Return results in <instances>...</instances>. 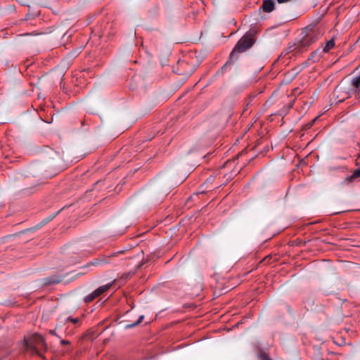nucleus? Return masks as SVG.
Wrapping results in <instances>:
<instances>
[{
  "mask_svg": "<svg viewBox=\"0 0 360 360\" xmlns=\"http://www.w3.org/2000/svg\"><path fill=\"white\" fill-rule=\"evenodd\" d=\"M46 349V344L41 335L34 333L28 339L24 337V352L27 351L33 355L44 358V354Z\"/></svg>",
  "mask_w": 360,
  "mask_h": 360,
  "instance_id": "nucleus-1",
  "label": "nucleus"
},
{
  "mask_svg": "<svg viewBox=\"0 0 360 360\" xmlns=\"http://www.w3.org/2000/svg\"><path fill=\"white\" fill-rule=\"evenodd\" d=\"M255 43V40L250 33H246L236 44L230 53V60H236L237 53H243L249 49Z\"/></svg>",
  "mask_w": 360,
  "mask_h": 360,
  "instance_id": "nucleus-2",
  "label": "nucleus"
},
{
  "mask_svg": "<svg viewBox=\"0 0 360 360\" xmlns=\"http://www.w3.org/2000/svg\"><path fill=\"white\" fill-rule=\"evenodd\" d=\"M122 252V251H120V252H112L109 255H101L98 258L94 259L92 262L88 263L87 264L84 265L82 268L87 269L91 266H102L105 264H108L110 262V258L116 257Z\"/></svg>",
  "mask_w": 360,
  "mask_h": 360,
  "instance_id": "nucleus-3",
  "label": "nucleus"
},
{
  "mask_svg": "<svg viewBox=\"0 0 360 360\" xmlns=\"http://www.w3.org/2000/svg\"><path fill=\"white\" fill-rule=\"evenodd\" d=\"M319 37V34L316 32L307 33L300 41L302 46H308L315 42Z\"/></svg>",
  "mask_w": 360,
  "mask_h": 360,
  "instance_id": "nucleus-4",
  "label": "nucleus"
},
{
  "mask_svg": "<svg viewBox=\"0 0 360 360\" xmlns=\"http://www.w3.org/2000/svg\"><path fill=\"white\" fill-rule=\"evenodd\" d=\"M351 85L355 97L360 98V75L352 79Z\"/></svg>",
  "mask_w": 360,
  "mask_h": 360,
  "instance_id": "nucleus-5",
  "label": "nucleus"
},
{
  "mask_svg": "<svg viewBox=\"0 0 360 360\" xmlns=\"http://www.w3.org/2000/svg\"><path fill=\"white\" fill-rule=\"evenodd\" d=\"M264 12L270 13L275 8V2L274 0H263L261 7Z\"/></svg>",
  "mask_w": 360,
  "mask_h": 360,
  "instance_id": "nucleus-6",
  "label": "nucleus"
},
{
  "mask_svg": "<svg viewBox=\"0 0 360 360\" xmlns=\"http://www.w3.org/2000/svg\"><path fill=\"white\" fill-rule=\"evenodd\" d=\"M342 92V88L340 86H337L336 89L334 91L333 97L336 103H340L343 101L345 98H348V94L347 92H345V95L342 96H340L339 95L340 93Z\"/></svg>",
  "mask_w": 360,
  "mask_h": 360,
  "instance_id": "nucleus-7",
  "label": "nucleus"
},
{
  "mask_svg": "<svg viewBox=\"0 0 360 360\" xmlns=\"http://www.w3.org/2000/svg\"><path fill=\"white\" fill-rule=\"evenodd\" d=\"M111 285H112L111 283H108L106 285L100 286L99 288H98L96 290H94V294H96V295H97V296H99L103 292L108 290L110 288Z\"/></svg>",
  "mask_w": 360,
  "mask_h": 360,
  "instance_id": "nucleus-8",
  "label": "nucleus"
},
{
  "mask_svg": "<svg viewBox=\"0 0 360 360\" xmlns=\"http://www.w3.org/2000/svg\"><path fill=\"white\" fill-rule=\"evenodd\" d=\"M334 46H335V41L333 39H330V40L328 41L326 43V45L322 50V52H323V53L328 52L332 48L334 47Z\"/></svg>",
  "mask_w": 360,
  "mask_h": 360,
  "instance_id": "nucleus-9",
  "label": "nucleus"
},
{
  "mask_svg": "<svg viewBox=\"0 0 360 360\" xmlns=\"http://www.w3.org/2000/svg\"><path fill=\"white\" fill-rule=\"evenodd\" d=\"M360 177V168L356 169L351 176L346 177L345 181H352L354 179Z\"/></svg>",
  "mask_w": 360,
  "mask_h": 360,
  "instance_id": "nucleus-10",
  "label": "nucleus"
},
{
  "mask_svg": "<svg viewBox=\"0 0 360 360\" xmlns=\"http://www.w3.org/2000/svg\"><path fill=\"white\" fill-rule=\"evenodd\" d=\"M143 319H144V316L143 315H141L139 317V319H138V320L136 321H135L134 323H131L127 324L125 326V328L126 329H130V328H131L133 327H135V326H138L143 320Z\"/></svg>",
  "mask_w": 360,
  "mask_h": 360,
  "instance_id": "nucleus-11",
  "label": "nucleus"
},
{
  "mask_svg": "<svg viewBox=\"0 0 360 360\" xmlns=\"http://www.w3.org/2000/svg\"><path fill=\"white\" fill-rule=\"evenodd\" d=\"M98 296L96 295V294H94V292H92L91 293L89 294L88 295H86L84 297V302H86V303L90 302L94 300Z\"/></svg>",
  "mask_w": 360,
  "mask_h": 360,
  "instance_id": "nucleus-12",
  "label": "nucleus"
},
{
  "mask_svg": "<svg viewBox=\"0 0 360 360\" xmlns=\"http://www.w3.org/2000/svg\"><path fill=\"white\" fill-rule=\"evenodd\" d=\"M36 186L37 185H34V186H32L30 187H26V188H24V195L25 194H31L32 193H34L36 190Z\"/></svg>",
  "mask_w": 360,
  "mask_h": 360,
  "instance_id": "nucleus-13",
  "label": "nucleus"
},
{
  "mask_svg": "<svg viewBox=\"0 0 360 360\" xmlns=\"http://www.w3.org/2000/svg\"><path fill=\"white\" fill-rule=\"evenodd\" d=\"M297 49H298V45H297L295 44H291L288 47V49L286 50V53H290L296 51V50Z\"/></svg>",
  "mask_w": 360,
  "mask_h": 360,
  "instance_id": "nucleus-14",
  "label": "nucleus"
},
{
  "mask_svg": "<svg viewBox=\"0 0 360 360\" xmlns=\"http://www.w3.org/2000/svg\"><path fill=\"white\" fill-rule=\"evenodd\" d=\"M319 52V50H316V51L313 52L311 55V57L309 59L313 60L314 62L318 61L319 60V58L321 57V56H317Z\"/></svg>",
  "mask_w": 360,
  "mask_h": 360,
  "instance_id": "nucleus-15",
  "label": "nucleus"
},
{
  "mask_svg": "<svg viewBox=\"0 0 360 360\" xmlns=\"http://www.w3.org/2000/svg\"><path fill=\"white\" fill-rule=\"evenodd\" d=\"M62 281V278H53V277H50L48 278V283H52V284H55V283H58L59 282H60Z\"/></svg>",
  "mask_w": 360,
  "mask_h": 360,
  "instance_id": "nucleus-16",
  "label": "nucleus"
},
{
  "mask_svg": "<svg viewBox=\"0 0 360 360\" xmlns=\"http://www.w3.org/2000/svg\"><path fill=\"white\" fill-rule=\"evenodd\" d=\"M65 321H71L72 323L76 324L77 323H79V319L78 318H72L71 316H68L65 319Z\"/></svg>",
  "mask_w": 360,
  "mask_h": 360,
  "instance_id": "nucleus-17",
  "label": "nucleus"
},
{
  "mask_svg": "<svg viewBox=\"0 0 360 360\" xmlns=\"http://www.w3.org/2000/svg\"><path fill=\"white\" fill-rule=\"evenodd\" d=\"M259 357L260 360H271L270 358L269 357L268 354L264 352L260 353L259 354Z\"/></svg>",
  "mask_w": 360,
  "mask_h": 360,
  "instance_id": "nucleus-18",
  "label": "nucleus"
},
{
  "mask_svg": "<svg viewBox=\"0 0 360 360\" xmlns=\"http://www.w3.org/2000/svg\"><path fill=\"white\" fill-rule=\"evenodd\" d=\"M235 60H230V58L229 59V60L221 67V71H225L227 68V67L234 61Z\"/></svg>",
  "mask_w": 360,
  "mask_h": 360,
  "instance_id": "nucleus-19",
  "label": "nucleus"
},
{
  "mask_svg": "<svg viewBox=\"0 0 360 360\" xmlns=\"http://www.w3.org/2000/svg\"><path fill=\"white\" fill-rule=\"evenodd\" d=\"M69 343L70 342L68 340H60V344L63 345H68Z\"/></svg>",
  "mask_w": 360,
  "mask_h": 360,
  "instance_id": "nucleus-20",
  "label": "nucleus"
},
{
  "mask_svg": "<svg viewBox=\"0 0 360 360\" xmlns=\"http://www.w3.org/2000/svg\"><path fill=\"white\" fill-rule=\"evenodd\" d=\"M278 4H284L290 1L291 0H276Z\"/></svg>",
  "mask_w": 360,
  "mask_h": 360,
  "instance_id": "nucleus-21",
  "label": "nucleus"
},
{
  "mask_svg": "<svg viewBox=\"0 0 360 360\" xmlns=\"http://www.w3.org/2000/svg\"><path fill=\"white\" fill-rule=\"evenodd\" d=\"M32 230V229H27L26 230H24V231H23L24 235H25L27 233L30 232Z\"/></svg>",
  "mask_w": 360,
  "mask_h": 360,
  "instance_id": "nucleus-22",
  "label": "nucleus"
},
{
  "mask_svg": "<svg viewBox=\"0 0 360 360\" xmlns=\"http://www.w3.org/2000/svg\"><path fill=\"white\" fill-rule=\"evenodd\" d=\"M49 333H50V334H51V335H53L58 336L55 330H51L49 331Z\"/></svg>",
  "mask_w": 360,
  "mask_h": 360,
  "instance_id": "nucleus-23",
  "label": "nucleus"
},
{
  "mask_svg": "<svg viewBox=\"0 0 360 360\" xmlns=\"http://www.w3.org/2000/svg\"><path fill=\"white\" fill-rule=\"evenodd\" d=\"M23 65L25 66V63L24 62L23 63ZM29 66V65H26V67L27 68Z\"/></svg>",
  "mask_w": 360,
  "mask_h": 360,
  "instance_id": "nucleus-24",
  "label": "nucleus"
}]
</instances>
